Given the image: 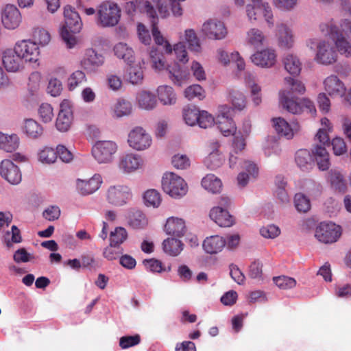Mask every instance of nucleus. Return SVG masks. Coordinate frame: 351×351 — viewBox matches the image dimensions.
Returning <instances> with one entry per match:
<instances>
[{
  "label": "nucleus",
  "instance_id": "nucleus-1",
  "mask_svg": "<svg viewBox=\"0 0 351 351\" xmlns=\"http://www.w3.org/2000/svg\"><path fill=\"white\" fill-rule=\"evenodd\" d=\"M319 30L325 36L334 43L337 52L346 58H351V43L346 37L351 34V21L342 20L339 23L333 20L324 22L319 25Z\"/></svg>",
  "mask_w": 351,
  "mask_h": 351
},
{
  "label": "nucleus",
  "instance_id": "nucleus-2",
  "mask_svg": "<svg viewBox=\"0 0 351 351\" xmlns=\"http://www.w3.org/2000/svg\"><path fill=\"white\" fill-rule=\"evenodd\" d=\"M307 47L315 52L314 60L322 65L335 64L338 59V53L334 43L323 38H310L306 40Z\"/></svg>",
  "mask_w": 351,
  "mask_h": 351
},
{
  "label": "nucleus",
  "instance_id": "nucleus-3",
  "mask_svg": "<svg viewBox=\"0 0 351 351\" xmlns=\"http://www.w3.org/2000/svg\"><path fill=\"white\" fill-rule=\"evenodd\" d=\"M65 26L61 32V36L67 49H73L77 45L76 37L71 34L79 32L82 27V22L79 14L70 5L64 9Z\"/></svg>",
  "mask_w": 351,
  "mask_h": 351
},
{
  "label": "nucleus",
  "instance_id": "nucleus-4",
  "mask_svg": "<svg viewBox=\"0 0 351 351\" xmlns=\"http://www.w3.org/2000/svg\"><path fill=\"white\" fill-rule=\"evenodd\" d=\"M121 19V9L112 1H104L97 8L95 21L101 27L116 26Z\"/></svg>",
  "mask_w": 351,
  "mask_h": 351
},
{
  "label": "nucleus",
  "instance_id": "nucleus-5",
  "mask_svg": "<svg viewBox=\"0 0 351 351\" xmlns=\"http://www.w3.org/2000/svg\"><path fill=\"white\" fill-rule=\"evenodd\" d=\"M245 13L247 19L251 23H254L264 19L268 27L274 25V15L272 9L266 1L263 0H252L251 3L245 6Z\"/></svg>",
  "mask_w": 351,
  "mask_h": 351
},
{
  "label": "nucleus",
  "instance_id": "nucleus-6",
  "mask_svg": "<svg viewBox=\"0 0 351 351\" xmlns=\"http://www.w3.org/2000/svg\"><path fill=\"white\" fill-rule=\"evenodd\" d=\"M163 191L174 198H179L186 194L188 186L185 181L174 173L167 172L162 179Z\"/></svg>",
  "mask_w": 351,
  "mask_h": 351
},
{
  "label": "nucleus",
  "instance_id": "nucleus-7",
  "mask_svg": "<svg viewBox=\"0 0 351 351\" xmlns=\"http://www.w3.org/2000/svg\"><path fill=\"white\" fill-rule=\"evenodd\" d=\"M118 150L117 144L112 141H98L93 146L91 153L99 164H109L114 160Z\"/></svg>",
  "mask_w": 351,
  "mask_h": 351
},
{
  "label": "nucleus",
  "instance_id": "nucleus-8",
  "mask_svg": "<svg viewBox=\"0 0 351 351\" xmlns=\"http://www.w3.org/2000/svg\"><path fill=\"white\" fill-rule=\"evenodd\" d=\"M127 142L130 148L141 152L151 147L152 137L144 128L135 126L128 132Z\"/></svg>",
  "mask_w": 351,
  "mask_h": 351
},
{
  "label": "nucleus",
  "instance_id": "nucleus-9",
  "mask_svg": "<svg viewBox=\"0 0 351 351\" xmlns=\"http://www.w3.org/2000/svg\"><path fill=\"white\" fill-rule=\"evenodd\" d=\"M341 226L332 222H321L315 229V237L318 241L324 244H332L341 237Z\"/></svg>",
  "mask_w": 351,
  "mask_h": 351
},
{
  "label": "nucleus",
  "instance_id": "nucleus-10",
  "mask_svg": "<svg viewBox=\"0 0 351 351\" xmlns=\"http://www.w3.org/2000/svg\"><path fill=\"white\" fill-rule=\"evenodd\" d=\"M233 110L223 105L219 107L218 114L216 118V124L221 134L224 136L234 135L237 132V127L232 120Z\"/></svg>",
  "mask_w": 351,
  "mask_h": 351
},
{
  "label": "nucleus",
  "instance_id": "nucleus-11",
  "mask_svg": "<svg viewBox=\"0 0 351 351\" xmlns=\"http://www.w3.org/2000/svg\"><path fill=\"white\" fill-rule=\"evenodd\" d=\"M132 197L131 189L126 185L110 186L106 191V200L115 206H122Z\"/></svg>",
  "mask_w": 351,
  "mask_h": 351
},
{
  "label": "nucleus",
  "instance_id": "nucleus-12",
  "mask_svg": "<svg viewBox=\"0 0 351 351\" xmlns=\"http://www.w3.org/2000/svg\"><path fill=\"white\" fill-rule=\"evenodd\" d=\"M200 33L210 40H222L228 34L224 23L215 19L206 21L202 25Z\"/></svg>",
  "mask_w": 351,
  "mask_h": 351
},
{
  "label": "nucleus",
  "instance_id": "nucleus-13",
  "mask_svg": "<svg viewBox=\"0 0 351 351\" xmlns=\"http://www.w3.org/2000/svg\"><path fill=\"white\" fill-rule=\"evenodd\" d=\"M72 108L73 104L69 99H64L60 103L56 121V128L58 131L64 132L70 129L73 119Z\"/></svg>",
  "mask_w": 351,
  "mask_h": 351
},
{
  "label": "nucleus",
  "instance_id": "nucleus-14",
  "mask_svg": "<svg viewBox=\"0 0 351 351\" xmlns=\"http://www.w3.org/2000/svg\"><path fill=\"white\" fill-rule=\"evenodd\" d=\"M14 48L21 59L26 62H36L38 60L40 49L36 42L22 40L17 42Z\"/></svg>",
  "mask_w": 351,
  "mask_h": 351
},
{
  "label": "nucleus",
  "instance_id": "nucleus-15",
  "mask_svg": "<svg viewBox=\"0 0 351 351\" xmlns=\"http://www.w3.org/2000/svg\"><path fill=\"white\" fill-rule=\"evenodd\" d=\"M104 56L90 48L86 50L81 60V66L87 73H95L104 64Z\"/></svg>",
  "mask_w": 351,
  "mask_h": 351
},
{
  "label": "nucleus",
  "instance_id": "nucleus-16",
  "mask_svg": "<svg viewBox=\"0 0 351 351\" xmlns=\"http://www.w3.org/2000/svg\"><path fill=\"white\" fill-rule=\"evenodd\" d=\"M272 121L277 134L287 140L292 139L301 128L300 123L295 120L289 123L284 118L276 117Z\"/></svg>",
  "mask_w": 351,
  "mask_h": 351
},
{
  "label": "nucleus",
  "instance_id": "nucleus-17",
  "mask_svg": "<svg viewBox=\"0 0 351 351\" xmlns=\"http://www.w3.org/2000/svg\"><path fill=\"white\" fill-rule=\"evenodd\" d=\"M1 23L8 29H15L22 21V16L19 9L12 4H7L1 12Z\"/></svg>",
  "mask_w": 351,
  "mask_h": 351
},
{
  "label": "nucleus",
  "instance_id": "nucleus-18",
  "mask_svg": "<svg viewBox=\"0 0 351 351\" xmlns=\"http://www.w3.org/2000/svg\"><path fill=\"white\" fill-rule=\"evenodd\" d=\"M250 59L256 66L263 69H269L276 64L277 53L274 49L267 47L255 52L252 55Z\"/></svg>",
  "mask_w": 351,
  "mask_h": 351
},
{
  "label": "nucleus",
  "instance_id": "nucleus-19",
  "mask_svg": "<svg viewBox=\"0 0 351 351\" xmlns=\"http://www.w3.org/2000/svg\"><path fill=\"white\" fill-rule=\"evenodd\" d=\"M143 165V160L141 156L134 153H128L121 155L118 162V167L124 173H131Z\"/></svg>",
  "mask_w": 351,
  "mask_h": 351
},
{
  "label": "nucleus",
  "instance_id": "nucleus-20",
  "mask_svg": "<svg viewBox=\"0 0 351 351\" xmlns=\"http://www.w3.org/2000/svg\"><path fill=\"white\" fill-rule=\"evenodd\" d=\"M276 37L279 47L284 49H290L295 44V34L293 29L285 23L277 24L276 27Z\"/></svg>",
  "mask_w": 351,
  "mask_h": 351
},
{
  "label": "nucleus",
  "instance_id": "nucleus-21",
  "mask_svg": "<svg viewBox=\"0 0 351 351\" xmlns=\"http://www.w3.org/2000/svg\"><path fill=\"white\" fill-rule=\"evenodd\" d=\"M125 11L130 16H134L137 13H146L151 19L156 15V12L150 2L147 0H132L125 5Z\"/></svg>",
  "mask_w": 351,
  "mask_h": 351
},
{
  "label": "nucleus",
  "instance_id": "nucleus-22",
  "mask_svg": "<svg viewBox=\"0 0 351 351\" xmlns=\"http://www.w3.org/2000/svg\"><path fill=\"white\" fill-rule=\"evenodd\" d=\"M102 182L101 176L95 173L89 179H77L76 180V188L81 195H88L97 191L100 188Z\"/></svg>",
  "mask_w": 351,
  "mask_h": 351
},
{
  "label": "nucleus",
  "instance_id": "nucleus-23",
  "mask_svg": "<svg viewBox=\"0 0 351 351\" xmlns=\"http://www.w3.org/2000/svg\"><path fill=\"white\" fill-rule=\"evenodd\" d=\"M219 147L220 144L216 141H212L208 144L209 154L204 160V165L211 170L220 167L224 162V156L219 151Z\"/></svg>",
  "mask_w": 351,
  "mask_h": 351
},
{
  "label": "nucleus",
  "instance_id": "nucleus-24",
  "mask_svg": "<svg viewBox=\"0 0 351 351\" xmlns=\"http://www.w3.org/2000/svg\"><path fill=\"white\" fill-rule=\"evenodd\" d=\"M0 174L12 184H17L21 181L22 176L19 167L10 160L5 159L1 162Z\"/></svg>",
  "mask_w": 351,
  "mask_h": 351
},
{
  "label": "nucleus",
  "instance_id": "nucleus-25",
  "mask_svg": "<svg viewBox=\"0 0 351 351\" xmlns=\"http://www.w3.org/2000/svg\"><path fill=\"white\" fill-rule=\"evenodd\" d=\"M279 104L280 106L289 113L300 114L302 112L301 101L291 96V92L286 89H282L278 93Z\"/></svg>",
  "mask_w": 351,
  "mask_h": 351
},
{
  "label": "nucleus",
  "instance_id": "nucleus-26",
  "mask_svg": "<svg viewBox=\"0 0 351 351\" xmlns=\"http://www.w3.org/2000/svg\"><path fill=\"white\" fill-rule=\"evenodd\" d=\"M323 84L324 90L332 97H343L346 94L345 84L337 75L327 77Z\"/></svg>",
  "mask_w": 351,
  "mask_h": 351
},
{
  "label": "nucleus",
  "instance_id": "nucleus-27",
  "mask_svg": "<svg viewBox=\"0 0 351 351\" xmlns=\"http://www.w3.org/2000/svg\"><path fill=\"white\" fill-rule=\"evenodd\" d=\"M3 64L8 71L17 72L23 67V60L16 53L15 49H7L3 52Z\"/></svg>",
  "mask_w": 351,
  "mask_h": 351
},
{
  "label": "nucleus",
  "instance_id": "nucleus-28",
  "mask_svg": "<svg viewBox=\"0 0 351 351\" xmlns=\"http://www.w3.org/2000/svg\"><path fill=\"white\" fill-rule=\"evenodd\" d=\"M245 40L247 45L257 49L267 44V38L261 29L252 27L246 32Z\"/></svg>",
  "mask_w": 351,
  "mask_h": 351
},
{
  "label": "nucleus",
  "instance_id": "nucleus-29",
  "mask_svg": "<svg viewBox=\"0 0 351 351\" xmlns=\"http://www.w3.org/2000/svg\"><path fill=\"white\" fill-rule=\"evenodd\" d=\"M133 106L132 103L123 98H119L110 108V113L113 118L120 119L132 114Z\"/></svg>",
  "mask_w": 351,
  "mask_h": 351
},
{
  "label": "nucleus",
  "instance_id": "nucleus-30",
  "mask_svg": "<svg viewBox=\"0 0 351 351\" xmlns=\"http://www.w3.org/2000/svg\"><path fill=\"white\" fill-rule=\"evenodd\" d=\"M210 217L221 227H229L233 224L232 217L228 210L221 207H213L210 212Z\"/></svg>",
  "mask_w": 351,
  "mask_h": 351
},
{
  "label": "nucleus",
  "instance_id": "nucleus-31",
  "mask_svg": "<svg viewBox=\"0 0 351 351\" xmlns=\"http://www.w3.org/2000/svg\"><path fill=\"white\" fill-rule=\"evenodd\" d=\"M225 239L219 235H213L206 237L202 244L204 251L210 254H217L226 247Z\"/></svg>",
  "mask_w": 351,
  "mask_h": 351
},
{
  "label": "nucleus",
  "instance_id": "nucleus-32",
  "mask_svg": "<svg viewBox=\"0 0 351 351\" xmlns=\"http://www.w3.org/2000/svg\"><path fill=\"white\" fill-rule=\"evenodd\" d=\"M165 230L167 234L178 237L184 236L186 232V226L183 219L177 217H169L165 226Z\"/></svg>",
  "mask_w": 351,
  "mask_h": 351
},
{
  "label": "nucleus",
  "instance_id": "nucleus-33",
  "mask_svg": "<svg viewBox=\"0 0 351 351\" xmlns=\"http://www.w3.org/2000/svg\"><path fill=\"white\" fill-rule=\"evenodd\" d=\"M113 51L118 58L123 60L128 64L134 62V52L132 48L125 43H117L113 47Z\"/></svg>",
  "mask_w": 351,
  "mask_h": 351
},
{
  "label": "nucleus",
  "instance_id": "nucleus-34",
  "mask_svg": "<svg viewBox=\"0 0 351 351\" xmlns=\"http://www.w3.org/2000/svg\"><path fill=\"white\" fill-rule=\"evenodd\" d=\"M166 71L171 82L178 86H182V84L189 77L188 72L182 69L180 66L176 62L172 66H168L167 68H166Z\"/></svg>",
  "mask_w": 351,
  "mask_h": 351
},
{
  "label": "nucleus",
  "instance_id": "nucleus-35",
  "mask_svg": "<svg viewBox=\"0 0 351 351\" xmlns=\"http://www.w3.org/2000/svg\"><path fill=\"white\" fill-rule=\"evenodd\" d=\"M282 64L286 71L292 75H298L301 71L302 63L295 54H285L282 58Z\"/></svg>",
  "mask_w": 351,
  "mask_h": 351
},
{
  "label": "nucleus",
  "instance_id": "nucleus-36",
  "mask_svg": "<svg viewBox=\"0 0 351 351\" xmlns=\"http://www.w3.org/2000/svg\"><path fill=\"white\" fill-rule=\"evenodd\" d=\"M23 132L30 138L36 139L43 134V127L33 119H27L24 121Z\"/></svg>",
  "mask_w": 351,
  "mask_h": 351
},
{
  "label": "nucleus",
  "instance_id": "nucleus-37",
  "mask_svg": "<svg viewBox=\"0 0 351 351\" xmlns=\"http://www.w3.org/2000/svg\"><path fill=\"white\" fill-rule=\"evenodd\" d=\"M136 103L138 108L145 110H152L156 108L157 101L155 95L147 90H143L136 96Z\"/></svg>",
  "mask_w": 351,
  "mask_h": 351
},
{
  "label": "nucleus",
  "instance_id": "nucleus-38",
  "mask_svg": "<svg viewBox=\"0 0 351 351\" xmlns=\"http://www.w3.org/2000/svg\"><path fill=\"white\" fill-rule=\"evenodd\" d=\"M152 24V33L154 38V40L156 45L163 46L165 51L167 54H171L173 51L171 45L163 37L161 34L160 30L157 27L158 24V17L157 14L154 18H152L151 19Z\"/></svg>",
  "mask_w": 351,
  "mask_h": 351
},
{
  "label": "nucleus",
  "instance_id": "nucleus-39",
  "mask_svg": "<svg viewBox=\"0 0 351 351\" xmlns=\"http://www.w3.org/2000/svg\"><path fill=\"white\" fill-rule=\"evenodd\" d=\"M319 169L326 171L330 165L329 154L325 147L316 145L312 151Z\"/></svg>",
  "mask_w": 351,
  "mask_h": 351
},
{
  "label": "nucleus",
  "instance_id": "nucleus-40",
  "mask_svg": "<svg viewBox=\"0 0 351 351\" xmlns=\"http://www.w3.org/2000/svg\"><path fill=\"white\" fill-rule=\"evenodd\" d=\"M327 180L336 191L344 192L346 189V182L342 173L336 169H332L328 173Z\"/></svg>",
  "mask_w": 351,
  "mask_h": 351
},
{
  "label": "nucleus",
  "instance_id": "nucleus-41",
  "mask_svg": "<svg viewBox=\"0 0 351 351\" xmlns=\"http://www.w3.org/2000/svg\"><path fill=\"white\" fill-rule=\"evenodd\" d=\"M157 95L159 101L163 105H173L176 102V95L173 88L167 85L160 86L157 88Z\"/></svg>",
  "mask_w": 351,
  "mask_h": 351
},
{
  "label": "nucleus",
  "instance_id": "nucleus-42",
  "mask_svg": "<svg viewBox=\"0 0 351 351\" xmlns=\"http://www.w3.org/2000/svg\"><path fill=\"white\" fill-rule=\"evenodd\" d=\"M243 168L247 173L241 172L237 176L238 184L241 187H244L248 183L250 178H255L258 174V168L256 165L250 161H245Z\"/></svg>",
  "mask_w": 351,
  "mask_h": 351
},
{
  "label": "nucleus",
  "instance_id": "nucleus-43",
  "mask_svg": "<svg viewBox=\"0 0 351 351\" xmlns=\"http://www.w3.org/2000/svg\"><path fill=\"white\" fill-rule=\"evenodd\" d=\"M19 145V138L16 134L8 135L0 133V149L6 152L15 151Z\"/></svg>",
  "mask_w": 351,
  "mask_h": 351
},
{
  "label": "nucleus",
  "instance_id": "nucleus-44",
  "mask_svg": "<svg viewBox=\"0 0 351 351\" xmlns=\"http://www.w3.org/2000/svg\"><path fill=\"white\" fill-rule=\"evenodd\" d=\"M128 223L134 229L144 228L148 223L145 215L139 210H131L128 216Z\"/></svg>",
  "mask_w": 351,
  "mask_h": 351
},
{
  "label": "nucleus",
  "instance_id": "nucleus-45",
  "mask_svg": "<svg viewBox=\"0 0 351 351\" xmlns=\"http://www.w3.org/2000/svg\"><path fill=\"white\" fill-rule=\"evenodd\" d=\"M184 40L188 44V47L191 51L196 53H199L202 51L199 38L194 29H186L184 34Z\"/></svg>",
  "mask_w": 351,
  "mask_h": 351
},
{
  "label": "nucleus",
  "instance_id": "nucleus-46",
  "mask_svg": "<svg viewBox=\"0 0 351 351\" xmlns=\"http://www.w3.org/2000/svg\"><path fill=\"white\" fill-rule=\"evenodd\" d=\"M164 252L172 256H178L183 250L184 244L181 241L174 239L168 238L165 239L163 243Z\"/></svg>",
  "mask_w": 351,
  "mask_h": 351
},
{
  "label": "nucleus",
  "instance_id": "nucleus-47",
  "mask_svg": "<svg viewBox=\"0 0 351 351\" xmlns=\"http://www.w3.org/2000/svg\"><path fill=\"white\" fill-rule=\"evenodd\" d=\"M143 200L147 207L158 208L162 203L160 193L156 189H148L143 193Z\"/></svg>",
  "mask_w": 351,
  "mask_h": 351
},
{
  "label": "nucleus",
  "instance_id": "nucleus-48",
  "mask_svg": "<svg viewBox=\"0 0 351 351\" xmlns=\"http://www.w3.org/2000/svg\"><path fill=\"white\" fill-rule=\"evenodd\" d=\"M202 186L208 191L217 193L220 192L222 187V182L219 178L214 174H208L203 178Z\"/></svg>",
  "mask_w": 351,
  "mask_h": 351
},
{
  "label": "nucleus",
  "instance_id": "nucleus-49",
  "mask_svg": "<svg viewBox=\"0 0 351 351\" xmlns=\"http://www.w3.org/2000/svg\"><path fill=\"white\" fill-rule=\"evenodd\" d=\"M40 75L38 72H33L29 77L27 84V97L34 99L38 95L40 83Z\"/></svg>",
  "mask_w": 351,
  "mask_h": 351
},
{
  "label": "nucleus",
  "instance_id": "nucleus-50",
  "mask_svg": "<svg viewBox=\"0 0 351 351\" xmlns=\"http://www.w3.org/2000/svg\"><path fill=\"white\" fill-rule=\"evenodd\" d=\"M86 82V76L85 73L82 71L77 70L73 72L67 78L66 86L69 91H73Z\"/></svg>",
  "mask_w": 351,
  "mask_h": 351
},
{
  "label": "nucleus",
  "instance_id": "nucleus-51",
  "mask_svg": "<svg viewBox=\"0 0 351 351\" xmlns=\"http://www.w3.org/2000/svg\"><path fill=\"white\" fill-rule=\"evenodd\" d=\"M312 158L310 152L306 149H300L296 152L295 162L303 171L311 168Z\"/></svg>",
  "mask_w": 351,
  "mask_h": 351
},
{
  "label": "nucleus",
  "instance_id": "nucleus-52",
  "mask_svg": "<svg viewBox=\"0 0 351 351\" xmlns=\"http://www.w3.org/2000/svg\"><path fill=\"white\" fill-rule=\"evenodd\" d=\"M128 80L132 84H141L144 75L141 64L130 66L128 71Z\"/></svg>",
  "mask_w": 351,
  "mask_h": 351
},
{
  "label": "nucleus",
  "instance_id": "nucleus-53",
  "mask_svg": "<svg viewBox=\"0 0 351 351\" xmlns=\"http://www.w3.org/2000/svg\"><path fill=\"white\" fill-rule=\"evenodd\" d=\"M149 58L152 62V67L156 71L159 72L167 68L163 56L156 48H152L150 50Z\"/></svg>",
  "mask_w": 351,
  "mask_h": 351
},
{
  "label": "nucleus",
  "instance_id": "nucleus-54",
  "mask_svg": "<svg viewBox=\"0 0 351 351\" xmlns=\"http://www.w3.org/2000/svg\"><path fill=\"white\" fill-rule=\"evenodd\" d=\"M230 97L233 107L239 110H242L246 106L247 100L245 95L236 89L230 90Z\"/></svg>",
  "mask_w": 351,
  "mask_h": 351
},
{
  "label": "nucleus",
  "instance_id": "nucleus-55",
  "mask_svg": "<svg viewBox=\"0 0 351 351\" xmlns=\"http://www.w3.org/2000/svg\"><path fill=\"white\" fill-rule=\"evenodd\" d=\"M38 160L43 164H52L57 159V153L53 148L45 147L38 154Z\"/></svg>",
  "mask_w": 351,
  "mask_h": 351
},
{
  "label": "nucleus",
  "instance_id": "nucleus-56",
  "mask_svg": "<svg viewBox=\"0 0 351 351\" xmlns=\"http://www.w3.org/2000/svg\"><path fill=\"white\" fill-rule=\"evenodd\" d=\"M39 119L45 123H50L54 117L53 108L48 103H43L38 108Z\"/></svg>",
  "mask_w": 351,
  "mask_h": 351
},
{
  "label": "nucleus",
  "instance_id": "nucleus-57",
  "mask_svg": "<svg viewBox=\"0 0 351 351\" xmlns=\"http://www.w3.org/2000/svg\"><path fill=\"white\" fill-rule=\"evenodd\" d=\"M200 110L195 106H188L183 109V118L189 125H195L198 121Z\"/></svg>",
  "mask_w": 351,
  "mask_h": 351
},
{
  "label": "nucleus",
  "instance_id": "nucleus-58",
  "mask_svg": "<svg viewBox=\"0 0 351 351\" xmlns=\"http://www.w3.org/2000/svg\"><path fill=\"white\" fill-rule=\"evenodd\" d=\"M128 234L125 229L121 227L116 228L110 234L111 247H118L126 240Z\"/></svg>",
  "mask_w": 351,
  "mask_h": 351
},
{
  "label": "nucleus",
  "instance_id": "nucleus-59",
  "mask_svg": "<svg viewBox=\"0 0 351 351\" xmlns=\"http://www.w3.org/2000/svg\"><path fill=\"white\" fill-rule=\"evenodd\" d=\"M34 41L36 45L42 47L47 45L51 40L49 33L42 28H35L32 34Z\"/></svg>",
  "mask_w": 351,
  "mask_h": 351
},
{
  "label": "nucleus",
  "instance_id": "nucleus-60",
  "mask_svg": "<svg viewBox=\"0 0 351 351\" xmlns=\"http://www.w3.org/2000/svg\"><path fill=\"white\" fill-rule=\"evenodd\" d=\"M106 84L108 89L117 92L121 89L123 80L121 76L113 73H110L106 75Z\"/></svg>",
  "mask_w": 351,
  "mask_h": 351
},
{
  "label": "nucleus",
  "instance_id": "nucleus-61",
  "mask_svg": "<svg viewBox=\"0 0 351 351\" xmlns=\"http://www.w3.org/2000/svg\"><path fill=\"white\" fill-rule=\"evenodd\" d=\"M184 96L189 100H192L195 98L202 100L205 97V92L200 85L193 84L185 89Z\"/></svg>",
  "mask_w": 351,
  "mask_h": 351
},
{
  "label": "nucleus",
  "instance_id": "nucleus-62",
  "mask_svg": "<svg viewBox=\"0 0 351 351\" xmlns=\"http://www.w3.org/2000/svg\"><path fill=\"white\" fill-rule=\"evenodd\" d=\"M11 239L9 238L10 234L9 231L4 236V243L8 248H11L13 243H19L22 241L20 230L14 225L11 228Z\"/></svg>",
  "mask_w": 351,
  "mask_h": 351
},
{
  "label": "nucleus",
  "instance_id": "nucleus-63",
  "mask_svg": "<svg viewBox=\"0 0 351 351\" xmlns=\"http://www.w3.org/2000/svg\"><path fill=\"white\" fill-rule=\"evenodd\" d=\"M294 204L297 210L300 213H306L311 208L310 200L302 193L295 194Z\"/></svg>",
  "mask_w": 351,
  "mask_h": 351
},
{
  "label": "nucleus",
  "instance_id": "nucleus-64",
  "mask_svg": "<svg viewBox=\"0 0 351 351\" xmlns=\"http://www.w3.org/2000/svg\"><path fill=\"white\" fill-rule=\"evenodd\" d=\"M285 82L288 86L290 87L291 90H288L291 92V95L292 93L302 95L306 91L304 84L298 80L290 77H287L285 78Z\"/></svg>",
  "mask_w": 351,
  "mask_h": 351
}]
</instances>
